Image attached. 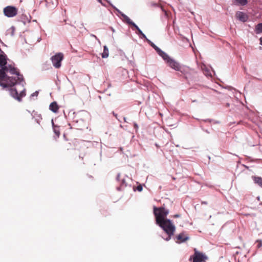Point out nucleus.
Returning a JSON list of instances; mask_svg holds the SVG:
<instances>
[{"instance_id":"obj_1","label":"nucleus","mask_w":262,"mask_h":262,"mask_svg":"<svg viewBox=\"0 0 262 262\" xmlns=\"http://www.w3.org/2000/svg\"><path fill=\"white\" fill-rule=\"evenodd\" d=\"M6 56L0 49V85L4 88L11 87L23 79V76L12 66H6Z\"/></svg>"},{"instance_id":"obj_2","label":"nucleus","mask_w":262,"mask_h":262,"mask_svg":"<svg viewBox=\"0 0 262 262\" xmlns=\"http://www.w3.org/2000/svg\"><path fill=\"white\" fill-rule=\"evenodd\" d=\"M163 230L167 233L168 237L165 239L166 241H169L171 236L173 235L175 231V226L172 222L167 219H166L160 222L157 223Z\"/></svg>"},{"instance_id":"obj_3","label":"nucleus","mask_w":262,"mask_h":262,"mask_svg":"<svg viewBox=\"0 0 262 262\" xmlns=\"http://www.w3.org/2000/svg\"><path fill=\"white\" fill-rule=\"evenodd\" d=\"M169 211L163 207H154V214L155 216L156 223L166 219V216L168 214Z\"/></svg>"},{"instance_id":"obj_4","label":"nucleus","mask_w":262,"mask_h":262,"mask_svg":"<svg viewBox=\"0 0 262 262\" xmlns=\"http://www.w3.org/2000/svg\"><path fill=\"white\" fill-rule=\"evenodd\" d=\"M3 12L7 17H13L17 15L18 9L14 6H8L4 8Z\"/></svg>"},{"instance_id":"obj_5","label":"nucleus","mask_w":262,"mask_h":262,"mask_svg":"<svg viewBox=\"0 0 262 262\" xmlns=\"http://www.w3.org/2000/svg\"><path fill=\"white\" fill-rule=\"evenodd\" d=\"M63 55L61 53H58L52 56L51 58L54 67L57 69L61 67V62L63 60Z\"/></svg>"},{"instance_id":"obj_6","label":"nucleus","mask_w":262,"mask_h":262,"mask_svg":"<svg viewBox=\"0 0 262 262\" xmlns=\"http://www.w3.org/2000/svg\"><path fill=\"white\" fill-rule=\"evenodd\" d=\"M10 92L11 95L15 99L17 100L18 101H20L21 100V98L24 97L26 95L24 90L21 91L19 94L17 91L14 88H11L10 90Z\"/></svg>"},{"instance_id":"obj_7","label":"nucleus","mask_w":262,"mask_h":262,"mask_svg":"<svg viewBox=\"0 0 262 262\" xmlns=\"http://www.w3.org/2000/svg\"><path fill=\"white\" fill-rule=\"evenodd\" d=\"M167 64L168 66L176 71H180L181 67L180 64L174 59L171 58L168 60Z\"/></svg>"},{"instance_id":"obj_8","label":"nucleus","mask_w":262,"mask_h":262,"mask_svg":"<svg viewBox=\"0 0 262 262\" xmlns=\"http://www.w3.org/2000/svg\"><path fill=\"white\" fill-rule=\"evenodd\" d=\"M201 68L205 75L206 76H212L211 70L210 67H207L203 63L201 66Z\"/></svg>"},{"instance_id":"obj_9","label":"nucleus","mask_w":262,"mask_h":262,"mask_svg":"<svg viewBox=\"0 0 262 262\" xmlns=\"http://www.w3.org/2000/svg\"><path fill=\"white\" fill-rule=\"evenodd\" d=\"M236 16L238 19L243 22H245L247 20V15L244 12L238 11L236 14Z\"/></svg>"},{"instance_id":"obj_10","label":"nucleus","mask_w":262,"mask_h":262,"mask_svg":"<svg viewBox=\"0 0 262 262\" xmlns=\"http://www.w3.org/2000/svg\"><path fill=\"white\" fill-rule=\"evenodd\" d=\"M188 239V237L185 234L182 233L177 236V241L178 243L184 242Z\"/></svg>"},{"instance_id":"obj_11","label":"nucleus","mask_w":262,"mask_h":262,"mask_svg":"<svg viewBox=\"0 0 262 262\" xmlns=\"http://www.w3.org/2000/svg\"><path fill=\"white\" fill-rule=\"evenodd\" d=\"M207 260L208 257L205 254L198 252V262H204Z\"/></svg>"},{"instance_id":"obj_12","label":"nucleus","mask_w":262,"mask_h":262,"mask_svg":"<svg viewBox=\"0 0 262 262\" xmlns=\"http://www.w3.org/2000/svg\"><path fill=\"white\" fill-rule=\"evenodd\" d=\"M59 107L56 102H52L50 105V110L54 113H57L58 111Z\"/></svg>"},{"instance_id":"obj_13","label":"nucleus","mask_w":262,"mask_h":262,"mask_svg":"<svg viewBox=\"0 0 262 262\" xmlns=\"http://www.w3.org/2000/svg\"><path fill=\"white\" fill-rule=\"evenodd\" d=\"M233 4L237 6H245L248 3L247 0H234Z\"/></svg>"},{"instance_id":"obj_14","label":"nucleus","mask_w":262,"mask_h":262,"mask_svg":"<svg viewBox=\"0 0 262 262\" xmlns=\"http://www.w3.org/2000/svg\"><path fill=\"white\" fill-rule=\"evenodd\" d=\"M254 183L262 188V178L259 177H253Z\"/></svg>"},{"instance_id":"obj_15","label":"nucleus","mask_w":262,"mask_h":262,"mask_svg":"<svg viewBox=\"0 0 262 262\" xmlns=\"http://www.w3.org/2000/svg\"><path fill=\"white\" fill-rule=\"evenodd\" d=\"M159 54L163 58V59L165 61H166L167 63L168 62V60H169V59H171V58L169 57V56L166 53H165L164 52H163L162 50L160 51V53H159Z\"/></svg>"},{"instance_id":"obj_16","label":"nucleus","mask_w":262,"mask_h":262,"mask_svg":"<svg viewBox=\"0 0 262 262\" xmlns=\"http://www.w3.org/2000/svg\"><path fill=\"white\" fill-rule=\"evenodd\" d=\"M122 16L126 23L134 27V24H135L125 14H122Z\"/></svg>"},{"instance_id":"obj_17","label":"nucleus","mask_w":262,"mask_h":262,"mask_svg":"<svg viewBox=\"0 0 262 262\" xmlns=\"http://www.w3.org/2000/svg\"><path fill=\"white\" fill-rule=\"evenodd\" d=\"M255 32L257 34L262 33V23L258 24L255 26Z\"/></svg>"},{"instance_id":"obj_18","label":"nucleus","mask_w":262,"mask_h":262,"mask_svg":"<svg viewBox=\"0 0 262 262\" xmlns=\"http://www.w3.org/2000/svg\"><path fill=\"white\" fill-rule=\"evenodd\" d=\"M109 52L108 49L106 46H104L103 52L102 53V57L103 58H107L108 56Z\"/></svg>"},{"instance_id":"obj_19","label":"nucleus","mask_w":262,"mask_h":262,"mask_svg":"<svg viewBox=\"0 0 262 262\" xmlns=\"http://www.w3.org/2000/svg\"><path fill=\"white\" fill-rule=\"evenodd\" d=\"M134 27L138 31L139 34L142 35L144 37H146L144 33L136 24H134Z\"/></svg>"},{"instance_id":"obj_20","label":"nucleus","mask_w":262,"mask_h":262,"mask_svg":"<svg viewBox=\"0 0 262 262\" xmlns=\"http://www.w3.org/2000/svg\"><path fill=\"white\" fill-rule=\"evenodd\" d=\"M151 46L156 50V51L158 53V54L160 53V51H161V50L160 49H159L158 47H157L153 43H151Z\"/></svg>"},{"instance_id":"obj_21","label":"nucleus","mask_w":262,"mask_h":262,"mask_svg":"<svg viewBox=\"0 0 262 262\" xmlns=\"http://www.w3.org/2000/svg\"><path fill=\"white\" fill-rule=\"evenodd\" d=\"M235 260L237 261V262H240L242 259H240L239 256H238V252H236V255H235Z\"/></svg>"},{"instance_id":"obj_22","label":"nucleus","mask_w":262,"mask_h":262,"mask_svg":"<svg viewBox=\"0 0 262 262\" xmlns=\"http://www.w3.org/2000/svg\"><path fill=\"white\" fill-rule=\"evenodd\" d=\"M193 262H196V250L194 249V253L193 255Z\"/></svg>"},{"instance_id":"obj_23","label":"nucleus","mask_w":262,"mask_h":262,"mask_svg":"<svg viewBox=\"0 0 262 262\" xmlns=\"http://www.w3.org/2000/svg\"><path fill=\"white\" fill-rule=\"evenodd\" d=\"M257 243V247L258 248H260L262 246V240L261 239H258L256 242Z\"/></svg>"},{"instance_id":"obj_24","label":"nucleus","mask_w":262,"mask_h":262,"mask_svg":"<svg viewBox=\"0 0 262 262\" xmlns=\"http://www.w3.org/2000/svg\"><path fill=\"white\" fill-rule=\"evenodd\" d=\"M54 132L57 136H59L60 135V132L59 130H58L56 128H54Z\"/></svg>"},{"instance_id":"obj_25","label":"nucleus","mask_w":262,"mask_h":262,"mask_svg":"<svg viewBox=\"0 0 262 262\" xmlns=\"http://www.w3.org/2000/svg\"><path fill=\"white\" fill-rule=\"evenodd\" d=\"M137 189H138V190H139V191H141L142 190V187L141 185L138 186L137 187Z\"/></svg>"},{"instance_id":"obj_26","label":"nucleus","mask_w":262,"mask_h":262,"mask_svg":"<svg viewBox=\"0 0 262 262\" xmlns=\"http://www.w3.org/2000/svg\"><path fill=\"white\" fill-rule=\"evenodd\" d=\"M260 45L262 46V37H261L259 39Z\"/></svg>"},{"instance_id":"obj_27","label":"nucleus","mask_w":262,"mask_h":262,"mask_svg":"<svg viewBox=\"0 0 262 262\" xmlns=\"http://www.w3.org/2000/svg\"><path fill=\"white\" fill-rule=\"evenodd\" d=\"M174 217H180V215L179 214H176L174 215Z\"/></svg>"},{"instance_id":"obj_28","label":"nucleus","mask_w":262,"mask_h":262,"mask_svg":"<svg viewBox=\"0 0 262 262\" xmlns=\"http://www.w3.org/2000/svg\"><path fill=\"white\" fill-rule=\"evenodd\" d=\"M226 106V107H229L230 106V104L229 103H227Z\"/></svg>"},{"instance_id":"obj_29","label":"nucleus","mask_w":262,"mask_h":262,"mask_svg":"<svg viewBox=\"0 0 262 262\" xmlns=\"http://www.w3.org/2000/svg\"><path fill=\"white\" fill-rule=\"evenodd\" d=\"M119 177H120V174H118V176H117V179H118Z\"/></svg>"},{"instance_id":"obj_30","label":"nucleus","mask_w":262,"mask_h":262,"mask_svg":"<svg viewBox=\"0 0 262 262\" xmlns=\"http://www.w3.org/2000/svg\"><path fill=\"white\" fill-rule=\"evenodd\" d=\"M135 127H137V125L136 124H135Z\"/></svg>"},{"instance_id":"obj_31","label":"nucleus","mask_w":262,"mask_h":262,"mask_svg":"<svg viewBox=\"0 0 262 262\" xmlns=\"http://www.w3.org/2000/svg\"><path fill=\"white\" fill-rule=\"evenodd\" d=\"M202 203H203V204H207V203H206V202H202Z\"/></svg>"},{"instance_id":"obj_32","label":"nucleus","mask_w":262,"mask_h":262,"mask_svg":"<svg viewBox=\"0 0 262 262\" xmlns=\"http://www.w3.org/2000/svg\"><path fill=\"white\" fill-rule=\"evenodd\" d=\"M173 180H175V178L174 177L172 178Z\"/></svg>"}]
</instances>
